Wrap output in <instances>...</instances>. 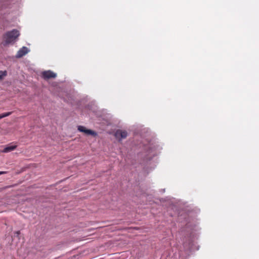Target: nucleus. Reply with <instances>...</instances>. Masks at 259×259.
Here are the masks:
<instances>
[{"label": "nucleus", "instance_id": "nucleus-11", "mask_svg": "<svg viewBox=\"0 0 259 259\" xmlns=\"http://www.w3.org/2000/svg\"><path fill=\"white\" fill-rule=\"evenodd\" d=\"M189 250H191V248H189Z\"/></svg>", "mask_w": 259, "mask_h": 259}, {"label": "nucleus", "instance_id": "nucleus-8", "mask_svg": "<svg viewBox=\"0 0 259 259\" xmlns=\"http://www.w3.org/2000/svg\"><path fill=\"white\" fill-rule=\"evenodd\" d=\"M7 75V71H0V79H2L4 76H6Z\"/></svg>", "mask_w": 259, "mask_h": 259}, {"label": "nucleus", "instance_id": "nucleus-1", "mask_svg": "<svg viewBox=\"0 0 259 259\" xmlns=\"http://www.w3.org/2000/svg\"><path fill=\"white\" fill-rule=\"evenodd\" d=\"M19 35L20 33L19 31L15 29L6 32L4 35V38L5 39L4 45L6 46L15 41Z\"/></svg>", "mask_w": 259, "mask_h": 259}, {"label": "nucleus", "instance_id": "nucleus-7", "mask_svg": "<svg viewBox=\"0 0 259 259\" xmlns=\"http://www.w3.org/2000/svg\"><path fill=\"white\" fill-rule=\"evenodd\" d=\"M11 114H12L11 112H6V113H4L2 114H0V119L4 117L8 116L10 115Z\"/></svg>", "mask_w": 259, "mask_h": 259}, {"label": "nucleus", "instance_id": "nucleus-10", "mask_svg": "<svg viewBox=\"0 0 259 259\" xmlns=\"http://www.w3.org/2000/svg\"><path fill=\"white\" fill-rule=\"evenodd\" d=\"M17 234L18 235H19V234H20V232H19V231L17 232Z\"/></svg>", "mask_w": 259, "mask_h": 259}, {"label": "nucleus", "instance_id": "nucleus-2", "mask_svg": "<svg viewBox=\"0 0 259 259\" xmlns=\"http://www.w3.org/2000/svg\"><path fill=\"white\" fill-rule=\"evenodd\" d=\"M77 129L80 132L84 133V134L88 135H91L94 137L97 135V133L95 132V131H92L91 130L86 129L85 127L82 125L78 126Z\"/></svg>", "mask_w": 259, "mask_h": 259}, {"label": "nucleus", "instance_id": "nucleus-3", "mask_svg": "<svg viewBox=\"0 0 259 259\" xmlns=\"http://www.w3.org/2000/svg\"><path fill=\"white\" fill-rule=\"evenodd\" d=\"M115 137L121 140L122 139H125L127 136V133L125 131L118 130L116 131L114 134Z\"/></svg>", "mask_w": 259, "mask_h": 259}, {"label": "nucleus", "instance_id": "nucleus-5", "mask_svg": "<svg viewBox=\"0 0 259 259\" xmlns=\"http://www.w3.org/2000/svg\"><path fill=\"white\" fill-rule=\"evenodd\" d=\"M29 52V49L26 47H23L17 52L16 57L20 58L25 55Z\"/></svg>", "mask_w": 259, "mask_h": 259}, {"label": "nucleus", "instance_id": "nucleus-9", "mask_svg": "<svg viewBox=\"0 0 259 259\" xmlns=\"http://www.w3.org/2000/svg\"><path fill=\"white\" fill-rule=\"evenodd\" d=\"M6 173V171H0V175H3V174H5Z\"/></svg>", "mask_w": 259, "mask_h": 259}, {"label": "nucleus", "instance_id": "nucleus-6", "mask_svg": "<svg viewBox=\"0 0 259 259\" xmlns=\"http://www.w3.org/2000/svg\"><path fill=\"white\" fill-rule=\"evenodd\" d=\"M16 145H10L6 147L2 151L4 153H8L12 151H13L16 148Z\"/></svg>", "mask_w": 259, "mask_h": 259}, {"label": "nucleus", "instance_id": "nucleus-4", "mask_svg": "<svg viewBox=\"0 0 259 259\" xmlns=\"http://www.w3.org/2000/svg\"><path fill=\"white\" fill-rule=\"evenodd\" d=\"M57 74L51 70L45 71L42 73V77L45 79L55 78Z\"/></svg>", "mask_w": 259, "mask_h": 259}]
</instances>
